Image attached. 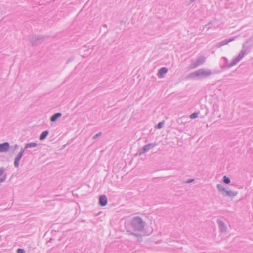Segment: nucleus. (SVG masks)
Masks as SVG:
<instances>
[{
    "label": "nucleus",
    "instance_id": "obj_1",
    "mask_svg": "<svg viewBox=\"0 0 253 253\" xmlns=\"http://www.w3.org/2000/svg\"><path fill=\"white\" fill-rule=\"evenodd\" d=\"M132 224L135 231H140L143 228V225L142 220L138 217L133 219Z\"/></svg>",
    "mask_w": 253,
    "mask_h": 253
},
{
    "label": "nucleus",
    "instance_id": "obj_2",
    "mask_svg": "<svg viewBox=\"0 0 253 253\" xmlns=\"http://www.w3.org/2000/svg\"><path fill=\"white\" fill-rule=\"evenodd\" d=\"M9 148V145L8 143H4L0 144V152H6Z\"/></svg>",
    "mask_w": 253,
    "mask_h": 253
},
{
    "label": "nucleus",
    "instance_id": "obj_3",
    "mask_svg": "<svg viewBox=\"0 0 253 253\" xmlns=\"http://www.w3.org/2000/svg\"><path fill=\"white\" fill-rule=\"evenodd\" d=\"M99 203L101 206H105L107 203V199L106 196L102 195L99 198Z\"/></svg>",
    "mask_w": 253,
    "mask_h": 253
},
{
    "label": "nucleus",
    "instance_id": "obj_4",
    "mask_svg": "<svg viewBox=\"0 0 253 253\" xmlns=\"http://www.w3.org/2000/svg\"><path fill=\"white\" fill-rule=\"evenodd\" d=\"M168 72V69L166 68H161L158 73L159 77H162L164 74H166Z\"/></svg>",
    "mask_w": 253,
    "mask_h": 253
},
{
    "label": "nucleus",
    "instance_id": "obj_5",
    "mask_svg": "<svg viewBox=\"0 0 253 253\" xmlns=\"http://www.w3.org/2000/svg\"><path fill=\"white\" fill-rule=\"evenodd\" d=\"M211 72L209 71H204L203 70L198 71V75L203 76H208L210 74Z\"/></svg>",
    "mask_w": 253,
    "mask_h": 253
},
{
    "label": "nucleus",
    "instance_id": "obj_6",
    "mask_svg": "<svg viewBox=\"0 0 253 253\" xmlns=\"http://www.w3.org/2000/svg\"><path fill=\"white\" fill-rule=\"evenodd\" d=\"M61 116V114L60 113H56L54 115H53L51 118V121L52 122H54L57 119L60 117Z\"/></svg>",
    "mask_w": 253,
    "mask_h": 253
},
{
    "label": "nucleus",
    "instance_id": "obj_7",
    "mask_svg": "<svg viewBox=\"0 0 253 253\" xmlns=\"http://www.w3.org/2000/svg\"><path fill=\"white\" fill-rule=\"evenodd\" d=\"M22 153H23V152H21L19 154V155H18V156L17 158L16 159V160H15V161L14 164H15V166H16V167H18V165H19V161H20V159H21V157H22Z\"/></svg>",
    "mask_w": 253,
    "mask_h": 253
},
{
    "label": "nucleus",
    "instance_id": "obj_8",
    "mask_svg": "<svg viewBox=\"0 0 253 253\" xmlns=\"http://www.w3.org/2000/svg\"><path fill=\"white\" fill-rule=\"evenodd\" d=\"M48 134V131H45L43 132L40 135V139L41 140H43L44 139H45L46 137Z\"/></svg>",
    "mask_w": 253,
    "mask_h": 253
},
{
    "label": "nucleus",
    "instance_id": "obj_9",
    "mask_svg": "<svg viewBox=\"0 0 253 253\" xmlns=\"http://www.w3.org/2000/svg\"><path fill=\"white\" fill-rule=\"evenodd\" d=\"M223 178H224V182L225 183L229 184L230 183V180L228 177H227L226 176H224Z\"/></svg>",
    "mask_w": 253,
    "mask_h": 253
},
{
    "label": "nucleus",
    "instance_id": "obj_10",
    "mask_svg": "<svg viewBox=\"0 0 253 253\" xmlns=\"http://www.w3.org/2000/svg\"><path fill=\"white\" fill-rule=\"evenodd\" d=\"M37 146V144L35 143H31L26 145V147H35Z\"/></svg>",
    "mask_w": 253,
    "mask_h": 253
},
{
    "label": "nucleus",
    "instance_id": "obj_11",
    "mask_svg": "<svg viewBox=\"0 0 253 253\" xmlns=\"http://www.w3.org/2000/svg\"><path fill=\"white\" fill-rule=\"evenodd\" d=\"M198 116V115L196 113H194L193 114H192L191 115H190V118L191 119H194V118H197Z\"/></svg>",
    "mask_w": 253,
    "mask_h": 253
},
{
    "label": "nucleus",
    "instance_id": "obj_12",
    "mask_svg": "<svg viewBox=\"0 0 253 253\" xmlns=\"http://www.w3.org/2000/svg\"><path fill=\"white\" fill-rule=\"evenodd\" d=\"M163 122H160L158 124L157 128H158V129H160V128H161L163 127Z\"/></svg>",
    "mask_w": 253,
    "mask_h": 253
},
{
    "label": "nucleus",
    "instance_id": "obj_13",
    "mask_svg": "<svg viewBox=\"0 0 253 253\" xmlns=\"http://www.w3.org/2000/svg\"><path fill=\"white\" fill-rule=\"evenodd\" d=\"M6 179V177L4 176L2 178H0V183L3 182Z\"/></svg>",
    "mask_w": 253,
    "mask_h": 253
},
{
    "label": "nucleus",
    "instance_id": "obj_14",
    "mask_svg": "<svg viewBox=\"0 0 253 253\" xmlns=\"http://www.w3.org/2000/svg\"><path fill=\"white\" fill-rule=\"evenodd\" d=\"M150 146H151L150 144L145 146L144 147V149L145 151L148 150L149 149V147H150Z\"/></svg>",
    "mask_w": 253,
    "mask_h": 253
},
{
    "label": "nucleus",
    "instance_id": "obj_15",
    "mask_svg": "<svg viewBox=\"0 0 253 253\" xmlns=\"http://www.w3.org/2000/svg\"><path fill=\"white\" fill-rule=\"evenodd\" d=\"M17 253H24V250L21 249H18L17 250Z\"/></svg>",
    "mask_w": 253,
    "mask_h": 253
},
{
    "label": "nucleus",
    "instance_id": "obj_16",
    "mask_svg": "<svg viewBox=\"0 0 253 253\" xmlns=\"http://www.w3.org/2000/svg\"><path fill=\"white\" fill-rule=\"evenodd\" d=\"M4 169L3 168H0V176L2 175L3 173Z\"/></svg>",
    "mask_w": 253,
    "mask_h": 253
}]
</instances>
